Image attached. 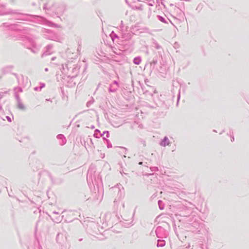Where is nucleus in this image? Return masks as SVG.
Wrapping results in <instances>:
<instances>
[{
	"label": "nucleus",
	"instance_id": "1",
	"mask_svg": "<svg viewBox=\"0 0 249 249\" xmlns=\"http://www.w3.org/2000/svg\"><path fill=\"white\" fill-rule=\"evenodd\" d=\"M139 164H142V162H140L139 163Z\"/></svg>",
	"mask_w": 249,
	"mask_h": 249
}]
</instances>
